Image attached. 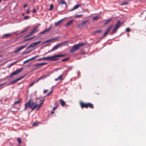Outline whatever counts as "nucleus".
I'll return each instance as SVG.
<instances>
[{
    "mask_svg": "<svg viewBox=\"0 0 146 146\" xmlns=\"http://www.w3.org/2000/svg\"><path fill=\"white\" fill-rule=\"evenodd\" d=\"M25 106L24 111L26 110L28 108H29L32 109V111H33L37 106V105L36 104H35L33 100L30 99L25 104Z\"/></svg>",
    "mask_w": 146,
    "mask_h": 146,
    "instance_id": "obj_1",
    "label": "nucleus"
},
{
    "mask_svg": "<svg viewBox=\"0 0 146 146\" xmlns=\"http://www.w3.org/2000/svg\"><path fill=\"white\" fill-rule=\"evenodd\" d=\"M58 6L61 7V11H63L65 10L66 7V3L64 0H61L59 3Z\"/></svg>",
    "mask_w": 146,
    "mask_h": 146,
    "instance_id": "obj_2",
    "label": "nucleus"
},
{
    "mask_svg": "<svg viewBox=\"0 0 146 146\" xmlns=\"http://www.w3.org/2000/svg\"><path fill=\"white\" fill-rule=\"evenodd\" d=\"M80 105L82 108L85 107L86 108H88L89 107L91 108H94L93 105L90 103H84L81 102L80 103Z\"/></svg>",
    "mask_w": 146,
    "mask_h": 146,
    "instance_id": "obj_3",
    "label": "nucleus"
},
{
    "mask_svg": "<svg viewBox=\"0 0 146 146\" xmlns=\"http://www.w3.org/2000/svg\"><path fill=\"white\" fill-rule=\"evenodd\" d=\"M64 56V55L57 54L53 56H51V58L52 61L56 60H58L59 57H63Z\"/></svg>",
    "mask_w": 146,
    "mask_h": 146,
    "instance_id": "obj_4",
    "label": "nucleus"
},
{
    "mask_svg": "<svg viewBox=\"0 0 146 146\" xmlns=\"http://www.w3.org/2000/svg\"><path fill=\"white\" fill-rule=\"evenodd\" d=\"M23 68H22L19 69H17L15 71L12 73L10 75V76L16 75L20 72L23 70Z\"/></svg>",
    "mask_w": 146,
    "mask_h": 146,
    "instance_id": "obj_5",
    "label": "nucleus"
},
{
    "mask_svg": "<svg viewBox=\"0 0 146 146\" xmlns=\"http://www.w3.org/2000/svg\"><path fill=\"white\" fill-rule=\"evenodd\" d=\"M63 44L62 43H60L57 44L51 50L50 52H52L54 50L57 49L60 46H61Z\"/></svg>",
    "mask_w": 146,
    "mask_h": 146,
    "instance_id": "obj_6",
    "label": "nucleus"
},
{
    "mask_svg": "<svg viewBox=\"0 0 146 146\" xmlns=\"http://www.w3.org/2000/svg\"><path fill=\"white\" fill-rule=\"evenodd\" d=\"M56 39V38H52L50 39H49L43 42L42 44H44L45 43H48V44H50L52 42V41L53 42H55V40Z\"/></svg>",
    "mask_w": 146,
    "mask_h": 146,
    "instance_id": "obj_7",
    "label": "nucleus"
},
{
    "mask_svg": "<svg viewBox=\"0 0 146 146\" xmlns=\"http://www.w3.org/2000/svg\"><path fill=\"white\" fill-rule=\"evenodd\" d=\"M113 25H111L107 29L106 32L104 33V34L103 36H106L107 35L110 29H111V27H113Z\"/></svg>",
    "mask_w": 146,
    "mask_h": 146,
    "instance_id": "obj_8",
    "label": "nucleus"
},
{
    "mask_svg": "<svg viewBox=\"0 0 146 146\" xmlns=\"http://www.w3.org/2000/svg\"><path fill=\"white\" fill-rule=\"evenodd\" d=\"M38 31V27L36 26L35 27L33 30L30 32V33H31V35H33L34 33H36Z\"/></svg>",
    "mask_w": 146,
    "mask_h": 146,
    "instance_id": "obj_9",
    "label": "nucleus"
},
{
    "mask_svg": "<svg viewBox=\"0 0 146 146\" xmlns=\"http://www.w3.org/2000/svg\"><path fill=\"white\" fill-rule=\"evenodd\" d=\"M46 64V63H42L36 64L33 65V66H35L37 67L35 69H37L39 68V66H42L45 65Z\"/></svg>",
    "mask_w": 146,
    "mask_h": 146,
    "instance_id": "obj_10",
    "label": "nucleus"
},
{
    "mask_svg": "<svg viewBox=\"0 0 146 146\" xmlns=\"http://www.w3.org/2000/svg\"><path fill=\"white\" fill-rule=\"evenodd\" d=\"M26 46H27V45H24V46H22L20 47H19V48H17L15 51V53H17V52H19L22 49H23V48H25L26 47Z\"/></svg>",
    "mask_w": 146,
    "mask_h": 146,
    "instance_id": "obj_11",
    "label": "nucleus"
},
{
    "mask_svg": "<svg viewBox=\"0 0 146 146\" xmlns=\"http://www.w3.org/2000/svg\"><path fill=\"white\" fill-rule=\"evenodd\" d=\"M40 42L41 41L40 40L38 41L32 43L30 45L31 48H33L36 46L37 44L40 43Z\"/></svg>",
    "mask_w": 146,
    "mask_h": 146,
    "instance_id": "obj_12",
    "label": "nucleus"
},
{
    "mask_svg": "<svg viewBox=\"0 0 146 146\" xmlns=\"http://www.w3.org/2000/svg\"><path fill=\"white\" fill-rule=\"evenodd\" d=\"M51 58V56H48V57H46L43 58H42L38 59V61H40V60H48L50 61H52Z\"/></svg>",
    "mask_w": 146,
    "mask_h": 146,
    "instance_id": "obj_13",
    "label": "nucleus"
},
{
    "mask_svg": "<svg viewBox=\"0 0 146 146\" xmlns=\"http://www.w3.org/2000/svg\"><path fill=\"white\" fill-rule=\"evenodd\" d=\"M51 29V27H50L48 29H46L45 30L41 32L40 33H39V34H44L46 32H48Z\"/></svg>",
    "mask_w": 146,
    "mask_h": 146,
    "instance_id": "obj_14",
    "label": "nucleus"
},
{
    "mask_svg": "<svg viewBox=\"0 0 146 146\" xmlns=\"http://www.w3.org/2000/svg\"><path fill=\"white\" fill-rule=\"evenodd\" d=\"M120 22L119 21H118L117 22L115 26V28L118 29L120 26Z\"/></svg>",
    "mask_w": 146,
    "mask_h": 146,
    "instance_id": "obj_15",
    "label": "nucleus"
},
{
    "mask_svg": "<svg viewBox=\"0 0 146 146\" xmlns=\"http://www.w3.org/2000/svg\"><path fill=\"white\" fill-rule=\"evenodd\" d=\"M80 6V5L79 4H77L76 5L73 7L72 9H71L70 11H72L78 9Z\"/></svg>",
    "mask_w": 146,
    "mask_h": 146,
    "instance_id": "obj_16",
    "label": "nucleus"
},
{
    "mask_svg": "<svg viewBox=\"0 0 146 146\" xmlns=\"http://www.w3.org/2000/svg\"><path fill=\"white\" fill-rule=\"evenodd\" d=\"M11 35V33H9L3 35V38H6Z\"/></svg>",
    "mask_w": 146,
    "mask_h": 146,
    "instance_id": "obj_17",
    "label": "nucleus"
},
{
    "mask_svg": "<svg viewBox=\"0 0 146 146\" xmlns=\"http://www.w3.org/2000/svg\"><path fill=\"white\" fill-rule=\"evenodd\" d=\"M63 20V19H62L58 21V22L55 23L54 25L55 26L57 27L59 25L61 22Z\"/></svg>",
    "mask_w": 146,
    "mask_h": 146,
    "instance_id": "obj_18",
    "label": "nucleus"
},
{
    "mask_svg": "<svg viewBox=\"0 0 146 146\" xmlns=\"http://www.w3.org/2000/svg\"><path fill=\"white\" fill-rule=\"evenodd\" d=\"M88 20H86L84 21H83L80 24L79 27L80 26H83L84 25L88 22Z\"/></svg>",
    "mask_w": 146,
    "mask_h": 146,
    "instance_id": "obj_19",
    "label": "nucleus"
},
{
    "mask_svg": "<svg viewBox=\"0 0 146 146\" xmlns=\"http://www.w3.org/2000/svg\"><path fill=\"white\" fill-rule=\"evenodd\" d=\"M78 45L79 48L80 47H81L84 46L85 45V42H82V43H79L78 44Z\"/></svg>",
    "mask_w": 146,
    "mask_h": 146,
    "instance_id": "obj_20",
    "label": "nucleus"
},
{
    "mask_svg": "<svg viewBox=\"0 0 146 146\" xmlns=\"http://www.w3.org/2000/svg\"><path fill=\"white\" fill-rule=\"evenodd\" d=\"M64 68L67 69L66 70L67 71H68L71 70L72 67V66H65Z\"/></svg>",
    "mask_w": 146,
    "mask_h": 146,
    "instance_id": "obj_21",
    "label": "nucleus"
},
{
    "mask_svg": "<svg viewBox=\"0 0 146 146\" xmlns=\"http://www.w3.org/2000/svg\"><path fill=\"white\" fill-rule=\"evenodd\" d=\"M73 21V20H70L69 22H68L67 23L65 24V26L66 27H67L70 25L71 24H72Z\"/></svg>",
    "mask_w": 146,
    "mask_h": 146,
    "instance_id": "obj_22",
    "label": "nucleus"
},
{
    "mask_svg": "<svg viewBox=\"0 0 146 146\" xmlns=\"http://www.w3.org/2000/svg\"><path fill=\"white\" fill-rule=\"evenodd\" d=\"M62 75L58 77V78L55 79V80L56 81L58 80H63L62 78Z\"/></svg>",
    "mask_w": 146,
    "mask_h": 146,
    "instance_id": "obj_23",
    "label": "nucleus"
},
{
    "mask_svg": "<svg viewBox=\"0 0 146 146\" xmlns=\"http://www.w3.org/2000/svg\"><path fill=\"white\" fill-rule=\"evenodd\" d=\"M60 101L61 105L62 106H64L65 105V102L62 99H61Z\"/></svg>",
    "mask_w": 146,
    "mask_h": 146,
    "instance_id": "obj_24",
    "label": "nucleus"
},
{
    "mask_svg": "<svg viewBox=\"0 0 146 146\" xmlns=\"http://www.w3.org/2000/svg\"><path fill=\"white\" fill-rule=\"evenodd\" d=\"M32 60L31 58L29 59L24 61L23 62V65H24L26 63L29 62V61H31Z\"/></svg>",
    "mask_w": 146,
    "mask_h": 146,
    "instance_id": "obj_25",
    "label": "nucleus"
},
{
    "mask_svg": "<svg viewBox=\"0 0 146 146\" xmlns=\"http://www.w3.org/2000/svg\"><path fill=\"white\" fill-rule=\"evenodd\" d=\"M75 49V50H78L79 48V47L78 45V44L74 45L73 47Z\"/></svg>",
    "mask_w": 146,
    "mask_h": 146,
    "instance_id": "obj_26",
    "label": "nucleus"
},
{
    "mask_svg": "<svg viewBox=\"0 0 146 146\" xmlns=\"http://www.w3.org/2000/svg\"><path fill=\"white\" fill-rule=\"evenodd\" d=\"M44 101V100H43L42 102H41L38 105H37V106H38V109H39V108L41 107L42 105L43 104Z\"/></svg>",
    "mask_w": 146,
    "mask_h": 146,
    "instance_id": "obj_27",
    "label": "nucleus"
},
{
    "mask_svg": "<svg viewBox=\"0 0 146 146\" xmlns=\"http://www.w3.org/2000/svg\"><path fill=\"white\" fill-rule=\"evenodd\" d=\"M100 18V16H96L94 17L93 18V20H97Z\"/></svg>",
    "mask_w": 146,
    "mask_h": 146,
    "instance_id": "obj_28",
    "label": "nucleus"
},
{
    "mask_svg": "<svg viewBox=\"0 0 146 146\" xmlns=\"http://www.w3.org/2000/svg\"><path fill=\"white\" fill-rule=\"evenodd\" d=\"M83 16L82 15H74V17L76 18H80L82 17Z\"/></svg>",
    "mask_w": 146,
    "mask_h": 146,
    "instance_id": "obj_29",
    "label": "nucleus"
},
{
    "mask_svg": "<svg viewBox=\"0 0 146 146\" xmlns=\"http://www.w3.org/2000/svg\"><path fill=\"white\" fill-rule=\"evenodd\" d=\"M76 51V50H75V49L73 47L72 49H71L70 50V52L71 53H73Z\"/></svg>",
    "mask_w": 146,
    "mask_h": 146,
    "instance_id": "obj_30",
    "label": "nucleus"
},
{
    "mask_svg": "<svg viewBox=\"0 0 146 146\" xmlns=\"http://www.w3.org/2000/svg\"><path fill=\"white\" fill-rule=\"evenodd\" d=\"M28 29V27H27V28H25L24 30L22 31L21 32V33H24V32H25L27 31Z\"/></svg>",
    "mask_w": 146,
    "mask_h": 146,
    "instance_id": "obj_31",
    "label": "nucleus"
},
{
    "mask_svg": "<svg viewBox=\"0 0 146 146\" xmlns=\"http://www.w3.org/2000/svg\"><path fill=\"white\" fill-rule=\"evenodd\" d=\"M117 30V29H116L114 28L113 30V31H112V34H111V35H112L113 34L115 33Z\"/></svg>",
    "mask_w": 146,
    "mask_h": 146,
    "instance_id": "obj_32",
    "label": "nucleus"
},
{
    "mask_svg": "<svg viewBox=\"0 0 146 146\" xmlns=\"http://www.w3.org/2000/svg\"><path fill=\"white\" fill-rule=\"evenodd\" d=\"M34 37H31L30 38H27L24 40V41H26L29 40H31V39L33 38Z\"/></svg>",
    "mask_w": 146,
    "mask_h": 146,
    "instance_id": "obj_33",
    "label": "nucleus"
},
{
    "mask_svg": "<svg viewBox=\"0 0 146 146\" xmlns=\"http://www.w3.org/2000/svg\"><path fill=\"white\" fill-rule=\"evenodd\" d=\"M53 8V5L52 4H51L50 5V8L49 9V10L50 11H51L52 10Z\"/></svg>",
    "mask_w": 146,
    "mask_h": 146,
    "instance_id": "obj_34",
    "label": "nucleus"
},
{
    "mask_svg": "<svg viewBox=\"0 0 146 146\" xmlns=\"http://www.w3.org/2000/svg\"><path fill=\"white\" fill-rule=\"evenodd\" d=\"M111 20V19H108L105 23V24L106 25Z\"/></svg>",
    "mask_w": 146,
    "mask_h": 146,
    "instance_id": "obj_35",
    "label": "nucleus"
},
{
    "mask_svg": "<svg viewBox=\"0 0 146 146\" xmlns=\"http://www.w3.org/2000/svg\"><path fill=\"white\" fill-rule=\"evenodd\" d=\"M17 141L19 142V143L20 144H21V139L19 138H18L17 139Z\"/></svg>",
    "mask_w": 146,
    "mask_h": 146,
    "instance_id": "obj_36",
    "label": "nucleus"
},
{
    "mask_svg": "<svg viewBox=\"0 0 146 146\" xmlns=\"http://www.w3.org/2000/svg\"><path fill=\"white\" fill-rule=\"evenodd\" d=\"M21 101V100H18V101L15 102L14 103V104H17L19 103H20V102Z\"/></svg>",
    "mask_w": 146,
    "mask_h": 146,
    "instance_id": "obj_37",
    "label": "nucleus"
},
{
    "mask_svg": "<svg viewBox=\"0 0 146 146\" xmlns=\"http://www.w3.org/2000/svg\"><path fill=\"white\" fill-rule=\"evenodd\" d=\"M102 32V31L100 30H99L96 31L95 32V33H101Z\"/></svg>",
    "mask_w": 146,
    "mask_h": 146,
    "instance_id": "obj_38",
    "label": "nucleus"
},
{
    "mask_svg": "<svg viewBox=\"0 0 146 146\" xmlns=\"http://www.w3.org/2000/svg\"><path fill=\"white\" fill-rule=\"evenodd\" d=\"M17 61H16L15 62H14L13 63H12L10 65V66H12L14 64H16L17 62Z\"/></svg>",
    "mask_w": 146,
    "mask_h": 146,
    "instance_id": "obj_39",
    "label": "nucleus"
},
{
    "mask_svg": "<svg viewBox=\"0 0 146 146\" xmlns=\"http://www.w3.org/2000/svg\"><path fill=\"white\" fill-rule=\"evenodd\" d=\"M35 82L33 81L32 83H30V84H29V86L30 87H31V86H33L35 83Z\"/></svg>",
    "mask_w": 146,
    "mask_h": 146,
    "instance_id": "obj_40",
    "label": "nucleus"
},
{
    "mask_svg": "<svg viewBox=\"0 0 146 146\" xmlns=\"http://www.w3.org/2000/svg\"><path fill=\"white\" fill-rule=\"evenodd\" d=\"M69 59V58H64V59H63L62 61H66L67 60H68V59Z\"/></svg>",
    "mask_w": 146,
    "mask_h": 146,
    "instance_id": "obj_41",
    "label": "nucleus"
},
{
    "mask_svg": "<svg viewBox=\"0 0 146 146\" xmlns=\"http://www.w3.org/2000/svg\"><path fill=\"white\" fill-rule=\"evenodd\" d=\"M38 56H39L36 55V56H35L34 57H32V58H31L32 59V60H34V59H35L36 57H38Z\"/></svg>",
    "mask_w": 146,
    "mask_h": 146,
    "instance_id": "obj_42",
    "label": "nucleus"
},
{
    "mask_svg": "<svg viewBox=\"0 0 146 146\" xmlns=\"http://www.w3.org/2000/svg\"><path fill=\"white\" fill-rule=\"evenodd\" d=\"M29 17V16H26L24 17V19H25L27 20V19Z\"/></svg>",
    "mask_w": 146,
    "mask_h": 146,
    "instance_id": "obj_43",
    "label": "nucleus"
},
{
    "mask_svg": "<svg viewBox=\"0 0 146 146\" xmlns=\"http://www.w3.org/2000/svg\"><path fill=\"white\" fill-rule=\"evenodd\" d=\"M130 31V29L129 28H127L126 29V31L129 32Z\"/></svg>",
    "mask_w": 146,
    "mask_h": 146,
    "instance_id": "obj_44",
    "label": "nucleus"
},
{
    "mask_svg": "<svg viewBox=\"0 0 146 146\" xmlns=\"http://www.w3.org/2000/svg\"><path fill=\"white\" fill-rule=\"evenodd\" d=\"M17 82L16 80H15L11 82H10V84H13L15 82Z\"/></svg>",
    "mask_w": 146,
    "mask_h": 146,
    "instance_id": "obj_45",
    "label": "nucleus"
},
{
    "mask_svg": "<svg viewBox=\"0 0 146 146\" xmlns=\"http://www.w3.org/2000/svg\"><path fill=\"white\" fill-rule=\"evenodd\" d=\"M38 125V123L36 122L34 123L33 124V126H37Z\"/></svg>",
    "mask_w": 146,
    "mask_h": 146,
    "instance_id": "obj_46",
    "label": "nucleus"
},
{
    "mask_svg": "<svg viewBox=\"0 0 146 146\" xmlns=\"http://www.w3.org/2000/svg\"><path fill=\"white\" fill-rule=\"evenodd\" d=\"M127 4V2H124L122 3L121 5H123Z\"/></svg>",
    "mask_w": 146,
    "mask_h": 146,
    "instance_id": "obj_47",
    "label": "nucleus"
},
{
    "mask_svg": "<svg viewBox=\"0 0 146 146\" xmlns=\"http://www.w3.org/2000/svg\"><path fill=\"white\" fill-rule=\"evenodd\" d=\"M52 92V90H51L48 93V94H47V96H48L50 95V94H51Z\"/></svg>",
    "mask_w": 146,
    "mask_h": 146,
    "instance_id": "obj_48",
    "label": "nucleus"
},
{
    "mask_svg": "<svg viewBox=\"0 0 146 146\" xmlns=\"http://www.w3.org/2000/svg\"><path fill=\"white\" fill-rule=\"evenodd\" d=\"M31 35V33H30V34L27 35V36H25V38H26V37H27L28 36H30L31 35Z\"/></svg>",
    "mask_w": 146,
    "mask_h": 146,
    "instance_id": "obj_49",
    "label": "nucleus"
},
{
    "mask_svg": "<svg viewBox=\"0 0 146 146\" xmlns=\"http://www.w3.org/2000/svg\"><path fill=\"white\" fill-rule=\"evenodd\" d=\"M22 78V77H21L19 78H17V79H16V81H18V80H20Z\"/></svg>",
    "mask_w": 146,
    "mask_h": 146,
    "instance_id": "obj_50",
    "label": "nucleus"
},
{
    "mask_svg": "<svg viewBox=\"0 0 146 146\" xmlns=\"http://www.w3.org/2000/svg\"><path fill=\"white\" fill-rule=\"evenodd\" d=\"M22 78V77H21L19 78H17V79H16V81H18V80H20Z\"/></svg>",
    "mask_w": 146,
    "mask_h": 146,
    "instance_id": "obj_51",
    "label": "nucleus"
},
{
    "mask_svg": "<svg viewBox=\"0 0 146 146\" xmlns=\"http://www.w3.org/2000/svg\"><path fill=\"white\" fill-rule=\"evenodd\" d=\"M36 11V10L35 9H34L33 10V13H34Z\"/></svg>",
    "mask_w": 146,
    "mask_h": 146,
    "instance_id": "obj_52",
    "label": "nucleus"
},
{
    "mask_svg": "<svg viewBox=\"0 0 146 146\" xmlns=\"http://www.w3.org/2000/svg\"><path fill=\"white\" fill-rule=\"evenodd\" d=\"M48 90H44L43 93H45Z\"/></svg>",
    "mask_w": 146,
    "mask_h": 146,
    "instance_id": "obj_53",
    "label": "nucleus"
},
{
    "mask_svg": "<svg viewBox=\"0 0 146 146\" xmlns=\"http://www.w3.org/2000/svg\"><path fill=\"white\" fill-rule=\"evenodd\" d=\"M31 48V45H30L27 48V49L28 50V49H29V48Z\"/></svg>",
    "mask_w": 146,
    "mask_h": 146,
    "instance_id": "obj_54",
    "label": "nucleus"
},
{
    "mask_svg": "<svg viewBox=\"0 0 146 146\" xmlns=\"http://www.w3.org/2000/svg\"><path fill=\"white\" fill-rule=\"evenodd\" d=\"M6 83H3L1 84H0V86H2L3 85H5V84H6Z\"/></svg>",
    "mask_w": 146,
    "mask_h": 146,
    "instance_id": "obj_55",
    "label": "nucleus"
},
{
    "mask_svg": "<svg viewBox=\"0 0 146 146\" xmlns=\"http://www.w3.org/2000/svg\"><path fill=\"white\" fill-rule=\"evenodd\" d=\"M57 108L56 107H54L53 108V110H54H54L56 109Z\"/></svg>",
    "mask_w": 146,
    "mask_h": 146,
    "instance_id": "obj_56",
    "label": "nucleus"
},
{
    "mask_svg": "<svg viewBox=\"0 0 146 146\" xmlns=\"http://www.w3.org/2000/svg\"><path fill=\"white\" fill-rule=\"evenodd\" d=\"M30 12V11L29 10H27V11L26 12V13L28 14Z\"/></svg>",
    "mask_w": 146,
    "mask_h": 146,
    "instance_id": "obj_57",
    "label": "nucleus"
},
{
    "mask_svg": "<svg viewBox=\"0 0 146 146\" xmlns=\"http://www.w3.org/2000/svg\"><path fill=\"white\" fill-rule=\"evenodd\" d=\"M51 113L52 114H53L54 113V110H52L51 111Z\"/></svg>",
    "mask_w": 146,
    "mask_h": 146,
    "instance_id": "obj_58",
    "label": "nucleus"
},
{
    "mask_svg": "<svg viewBox=\"0 0 146 146\" xmlns=\"http://www.w3.org/2000/svg\"><path fill=\"white\" fill-rule=\"evenodd\" d=\"M27 6V4H25L24 5L23 7L24 8H25V7H26Z\"/></svg>",
    "mask_w": 146,
    "mask_h": 146,
    "instance_id": "obj_59",
    "label": "nucleus"
},
{
    "mask_svg": "<svg viewBox=\"0 0 146 146\" xmlns=\"http://www.w3.org/2000/svg\"><path fill=\"white\" fill-rule=\"evenodd\" d=\"M44 76H41L39 78H40V79H41L42 78L44 77Z\"/></svg>",
    "mask_w": 146,
    "mask_h": 146,
    "instance_id": "obj_60",
    "label": "nucleus"
},
{
    "mask_svg": "<svg viewBox=\"0 0 146 146\" xmlns=\"http://www.w3.org/2000/svg\"><path fill=\"white\" fill-rule=\"evenodd\" d=\"M40 80V78H38L37 80L36 81V82H38L39 80Z\"/></svg>",
    "mask_w": 146,
    "mask_h": 146,
    "instance_id": "obj_61",
    "label": "nucleus"
},
{
    "mask_svg": "<svg viewBox=\"0 0 146 146\" xmlns=\"http://www.w3.org/2000/svg\"><path fill=\"white\" fill-rule=\"evenodd\" d=\"M30 52V51H29V52H26V54H28V53H29Z\"/></svg>",
    "mask_w": 146,
    "mask_h": 146,
    "instance_id": "obj_62",
    "label": "nucleus"
},
{
    "mask_svg": "<svg viewBox=\"0 0 146 146\" xmlns=\"http://www.w3.org/2000/svg\"><path fill=\"white\" fill-rule=\"evenodd\" d=\"M25 15V13H23L22 14V15L24 16Z\"/></svg>",
    "mask_w": 146,
    "mask_h": 146,
    "instance_id": "obj_63",
    "label": "nucleus"
},
{
    "mask_svg": "<svg viewBox=\"0 0 146 146\" xmlns=\"http://www.w3.org/2000/svg\"><path fill=\"white\" fill-rule=\"evenodd\" d=\"M127 36H129V34H127Z\"/></svg>",
    "mask_w": 146,
    "mask_h": 146,
    "instance_id": "obj_64",
    "label": "nucleus"
}]
</instances>
